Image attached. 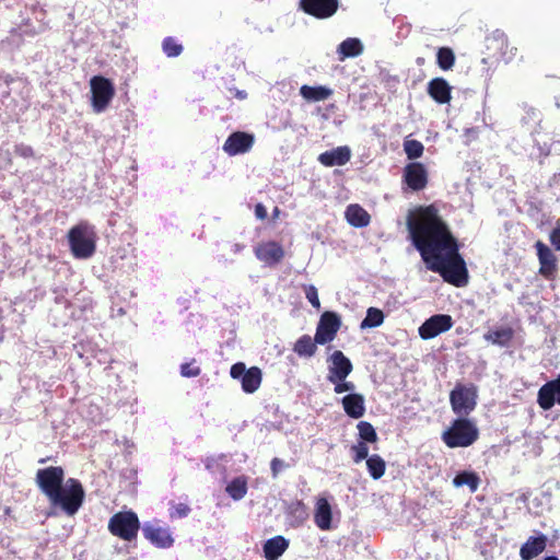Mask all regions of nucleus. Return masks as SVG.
Wrapping results in <instances>:
<instances>
[{"label":"nucleus","mask_w":560,"mask_h":560,"mask_svg":"<svg viewBox=\"0 0 560 560\" xmlns=\"http://www.w3.org/2000/svg\"><path fill=\"white\" fill-rule=\"evenodd\" d=\"M289 540L277 535L265 541L262 546L264 557L266 560H278L289 548Z\"/></svg>","instance_id":"obj_22"},{"label":"nucleus","mask_w":560,"mask_h":560,"mask_svg":"<svg viewBox=\"0 0 560 560\" xmlns=\"http://www.w3.org/2000/svg\"><path fill=\"white\" fill-rule=\"evenodd\" d=\"M162 49L164 54L174 58L179 56L183 52V46L179 44L174 37H165L162 42Z\"/></svg>","instance_id":"obj_39"},{"label":"nucleus","mask_w":560,"mask_h":560,"mask_svg":"<svg viewBox=\"0 0 560 560\" xmlns=\"http://www.w3.org/2000/svg\"><path fill=\"white\" fill-rule=\"evenodd\" d=\"M479 439V429L467 417L454 419L447 430L442 433V441L450 448L468 447Z\"/></svg>","instance_id":"obj_3"},{"label":"nucleus","mask_w":560,"mask_h":560,"mask_svg":"<svg viewBox=\"0 0 560 560\" xmlns=\"http://www.w3.org/2000/svg\"><path fill=\"white\" fill-rule=\"evenodd\" d=\"M427 92L438 104H447L452 100V86L441 77L433 78L429 81Z\"/></svg>","instance_id":"obj_18"},{"label":"nucleus","mask_w":560,"mask_h":560,"mask_svg":"<svg viewBox=\"0 0 560 560\" xmlns=\"http://www.w3.org/2000/svg\"><path fill=\"white\" fill-rule=\"evenodd\" d=\"M246 366L242 362H237L231 366L230 375L232 378H240L246 373Z\"/></svg>","instance_id":"obj_46"},{"label":"nucleus","mask_w":560,"mask_h":560,"mask_svg":"<svg viewBox=\"0 0 560 560\" xmlns=\"http://www.w3.org/2000/svg\"><path fill=\"white\" fill-rule=\"evenodd\" d=\"M537 401L544 410L551 409L556 402L560 405V375L539 388Z\"/></svg>","instance_id":"obj_17"},{"label":"nucleus","mask_w":560,"mask_h":560,"mask_svg":"<svg viewBox=\"0 0 560 560\" xmlns=\"http://www.w3.org/2000/svg\"><path fill=\"white\" fill-rule=\"evenodd\" d=\"M316 336L312 338L310 335L301 336L293 346V351L299 357L311 358L317 351Z\"/></svg>","instance_id":"obj_27"},{"label":"nucleus","mask_w":560,"mask_h":560,"mask_svg":"<svg viewBox=\"0 0 560 560\" xmlns=\"http://www.w3.org/2000/svg\"><path fill=\"white\" fill-rule=\"evenodd\" d=\"M351 159V150L347 145L337 147L332 150L325 151L318 155V162L326 166H342Z\"/></svg>","instance_id":"obj_19"},{"label":"nucleus","mask_w":560,"mask_h":560,"mask_svg":"<svg viewBox=\"0 0 560 560\" xmlns=\"http://www.w3.org/2000/svg\"><path fill=\"white\" fill-rule=\"evenodd\" d=\"M300 9L316 19L324 20L332 16L339 7L338 0H300Z\"/></svg>","instance_id":"obj_11"},{"label":"nucleus","mask_w":560,"mask_h":560,"mask_svg":"<svg viewBox=\"0 0 560 560\" xmlns=\"http://www.w3.org/2000/svg\"><path fill=\"white\" fill-rule=\"evenodd\" d=\"M549 241L556 250H560V226L555 228L550 232Z\"/></svg>","instance_id":"obj_48"},{"label":"nucleus","mask_w":560,"mask_h":560,"mask_svg":"<svg viewBox=\"0 0 560 560\" xmlns=\"http://www.w3.org/2000/svg\"><path fill=\"white\" fill-rule=\"evenodd\" d=\"M487 47L491 49L492 47L500 49L501 56H506V49L509 47V39L506 35L502 32H494L491 36L487 37Z\"/></svg>","instance_id":"obj_36"},{"label":"nucleus","mask_w":560,"mask_h":560,"mask_svg":"<svg viewBox=\"0 0 560 560\" xmlns=\"http://www.w3.org/2000/svg\"><path fill=\"white\" fill-rule=\"evenodd\" d=\"M352 459L355 464L361 463L363 459H368L369 456V447L365 442H358L357 444L351 446Z\"/></svg>","instance_id":"obj_40"},{"label":"nucleus","mask_w":560,"mask_h":560,"mask_svg":"<svg viewBox=\"0 0 560 560\" xmlns=\"http://www.w3.org/2000/svg\"><path fill=\"white\" fill-rule=\"evenodd\" d=\"M92 93V107L95 113L104 112L115 96V88L112 81L102 75H94L90 80Z\"/></svg>","instance_id":"obj_7"},{"label":"nucleus","mask_w":560,"mask_h":560,"mask_svg":"<svg viewBox=\"0 0 560 560\" xmlns=\"http://www.w3.org/2000/svg\"><path fill=\"white\" fill-rule=\"evenodd\" d=\"M255 214L258 219L265 220L267 218V210L264 205L257 203L255 207Z\"/></svg>","instance_id":"obj_49"},{"label":"nucleus","mask_w":560,"mask_h":560,"mask_svg":"<svg viewBox=\"0 0 560 560\" xmlns=\"http://www.w3.org/2000/svg\"><path fill=\"white\" fill-rule=\"evenodd\" d=\"M279 213H280V210H279V208H278V207H276V208L273 209V217H278V215H279Z\"/></svg>","instance_id":"obj_51"},{"label":"nucleus","mask_w":560,"mask_h":560,"mask_svg":"<svg viewBox=\"0 0 560 560\" xmlns=\"http://www.w3.org/2000/svg\"><path fill=\"white\" fill-rule=\"evenodd\" d=\"M190 508L186 503L172 504L170 509L171 518H183L190 513Z\"/></svg>","instance_id":"obj_42"},{"label":"nucleus","mask_w":560,"mask_h":560,"mask_svg":"<svg viewBox=\"0 0 560 560\" xmlns=\"http://www.w3.org/2000/svg\"><path fill=\"white\" fill-rule=\"evenodd\" d=\"M341 327L340 316L331 311H326L320 315L316 327V342L326 345L332 341Z\"/></svg>","instance_id":"obj_8"},{"label":"nucleus","mask_w":560,"mask_h":560,"mask_svg":"<svg viewBox=\"0 0 560 560\" xmlns=\"http://www.w3.org/2000/svg\"><path fill=\"white\" fill-rule=\"evenodd\" d=\"M402 182L412 191L423 190L429 183V174L425 166L420 162L408 163L404 167Z\"/></svg>","instance_id":"obj_10"},{"label":"nucleus","mask_w":560,"mask_h":560,"mask_svg":"<svg viewBox=\"0 0 560 560\" xmlns=\"http://www.w3.org/2000/svg\"><path fill=\"white\" fill-rule=\"evenodd\" d=\"M225 491L233 500H241L247 493V478L240 476L228 483Z\"/></svg>","instance_id":"obj_31"},{"label":"nucleus","mask_w":560,"mask_h":560,"mask_svg":"<svg viewBox=\"0 0 560 560\" xmlns=\"http://www.w3.org/2000/svg\"><path fill=\"white\" fill-rule=\"evenodd\" d=\"M329 361L330 365L327 376L329 382L345 381L352 372L353 366L351 361L340 350L334 351Z\"/></svg>","instance_id":"obj_14"},{"label":"nucleus","mask_w":560,"mask_h":560,"mask_svg":"<svg viewBox=\"0 0 560 560\" xmlns=\"http://www.w3.org/2000/svg\"><path fill=\"white\" fill-rule=\"evenodd\" d=\"M544 560H559L556 556H548Z\"/></svg>","instance_id":"obj_52"},{"label":"nucleus","mask_w":560,"mask_h":560,"mask_svg":"<svg viewBox=\"0 0 560 560\" xmlns=\"http://www.w3.org/2000/svg\"><path fill=\"white\" fill-rule=\"evenodd\" d=\"M480 483L479 476L474 471L458 472L453 479V485L457 488L468 486L471 492L477 491Z\"/></svg>","instance_id":"obj_32"},{"label":"nucleus","mask_w":560,"mask_h":560,"mask_svg":"<svg viewBox=\"0 0 560 560\" xmlns=\"http://www.w3.org/2000/svg\"><path fill=\"white\" fill-rule=\"evenodd\" d=\"M46 460H47L46 458H40V459L38 460V463H39V464H44V463H46Z\"/></svg>","instance_id":"obj_53"},{"label":"nucleus","mask_w":560,"mask_h":560,"mask_svg":"<svg viewBox=\"0 0 560 560\" xmlns=\"http://www.w3.org/2000/svg\"><path fill=\"white\" fill-rule=\"evenodd\" d=\"M308 516V509L301 500L292 501L285 508L287 523L293 528L301 527Z\"/></svg>","instance_id":"obj_20"},{"label":"nucleus","mask_w":560,"mask_h":560,"mask_svg":"<svg viewBox=\"0 0 560 560\" xmlns=\"http://www.w3.org/2000/svg\"><path fill=\"white\" fill-rule=\"evenodd\" d=\"M366 468L370 476L377 480L384 476L386 463L380 455L373 454L366 459Z\"/></svg>","instance_id":"obj_33"},{"label":"nucleus","mask_w":560,"mask_h":560,"mask_svg":"<svg viewBox=\"0 0 560 560\" xmlns=\"http://www.w3.org/2000/svg\"><path fill=\"white\" fill-rule=\"evenodd\" d=\"M547 540V536L544 534H539L536 537L530 536L520 549L522 560H532L544 552Z\"/></svg>","instance_id":"obj_21"},{"label":"nucleus","mask_w":560,"mask_h":560,"mask_svg":"<svg viewBox=\"0 0 560 560\" xmlns=\"http://www.w3.org/2000/svg\"><path fill=\"white\" fill-rule=\"evenodd\" d=\"M107 527L113 536L125 541H132L138 536L140 521L138 515L131 510L119 511L109 518Z\"/></svg>","instance_id":"obj_5"},{"label":"nucleus","mask_w":560,"mask_h":560,"mask_svg":"<svg viewBox=\"0 0 560 560\" xmlns=\"http://www.w3.org/2000/svg\"><path fill=\"white\" fill-rule=\"evenodd\" d=\"M363 50V46L358 38H347L338 47V52L341 55L340 60L350 57L359 56Z\"/></svg>","instance_id":"obj_30"},{"label":"nucleus","mask_w":560,"mask_h":560,"mask_svg":"<svg viewBox=\"0 0 560 560\" xmlns=\"http://www.w3.org/2000/svg\"><path fill=\"white\" fill-rule=\"evenodd\" d=\"M255 256L258 260L268 266L278 265L284 257L283 247L275 242H261L254 248Z\"/></svg>","instance_id":"obj_15"},{"label":"nucleus","mask_w":560,"mask_h":560,"mask_svg":"<svg viewBox=\"0 0 560 560\" xmlns=\"http://www.w3.org/2000/svg\"><path fill=\"white\" fill-rule=\"evenodd\" d=\"M14 153L24 159L34 158L35 155L34 149L31 145H26L23 143L16 144L14 147Z\"/></svg>","instance_id":"obj_44"},{"label":"nucleus","mask_w":560,"mask_h":560,"mask_svg":"<svg viewBox=\"0 0 560 560\" xmlns=\"http://www.w3.org/2000/svg\"><path fill=\"white\" fill-rule=\"evenodd\" d=\"M343 410L350 418L359 419L365 413L364 397L361 394H349L342 398Z\"/></svg>","instance_id":"obj_24"},{"label":"nucleus","mask_w":560,"mask_h":560,"mask_svg":"<svg viewBox=\"0 0 560 560\" xmlns=\"http://www.w3.org/2000/svg\"><path fill=\"white\" fill-rule=\"evenodd\" d=\"M284 466L285 465H284L283 460H281L280 458H278V457L272 458L270 462V469H271L272 477L276 478Z\"/></svg>","instance_id":"obj_47"},{"label":"nucleus","mask_w":560,"mask_h":560,"mask_svg":"<svg viewBox=\"0 0 560 560\" xmlns=\"http://www.w3.org/2000/svg\"><path fill=\"white\" fill-rule=\"evenodd\" d=\"M254 135L245 131H234L228 137V139L223 143V151L230 156L244 154L250 151V149L254 145Z\"/></svg>","instance_id":"obj_12"},{"label":"nucleus","mask_w":560,"mask_h":560,"mask_svg":"<svg viewBox=\"0 0 560 560\" xmlns=\"http://www.w3.org/2000/svg\"><path fill=\"white\" fill-rule=\"evenodd\" d=\"M332 384H335V393L336 394H341V393H345V392H351L354 389V384L352 382H346L345 381H337V382H331Z\"/></svg>","instance_id":"obj_45"},{"label":"nucleus","mask_w":560,"mask_h":560,"mask_svg":"<svg viewBox=\"0 0 560 560\" xmlns=\"http://www.w3.org/2000/svg\"><path fill=\"white\" fill-rule=\"evenodd\" d=\"M35 480L49 502L60 508L67 515L73 516L82 506L85 499L82 482L77 478H68L65 481V469L61 466L38 469Z\"/></svg>","instance_id":"obj_2"},{"label":"nucleus","mask_w":560,"mask_h":560,"mask_svg":"<svg viewBox=\"0 0 560 560\" xmlns=\"http://www.w3.org/2000/svg\"><path fill=\"white\" fill-rule=\"evenodd\" d=\"M478 390L474 384L457 383L450 393V404L455 415L468 417L477 406Z\"/></svg>","instance_id":"obj_6"},{"label":"nucleus","mask_w":560,"mask_h":560,"mask_svg":"<svg viewBox=\"0 0 560 560\" xmlns=\"http://www.w3.org/2000/svg\"><path fill=\"white\" fill-rule=\"evenodd\" d=\"M200 373L201 369L196 365L195 359L180 365V375L184 377H197L200 375Z\"/></svg>","instance_id":"obj_41"},{"label":"nucleus","mask_w":560,"mask_h":560,"mask_svg":"<svg viewBox=\"0 0 560 560\" xmlns=\"http://www.w3.org/2000/svg\"><path fill=\"white\" fill-rule=\"evenodd\" d=\"M347 222L354 228H365L371 222L369 212L358 203L349 205L345 211Z\"/></svg>","instance_id":"obj_25"},{"label":"nucleus","mask_w":560,"mask_h":560,"mask_svg":"<svg viewBox=\"0 0 560 560\" xmlns=\"http://www.w3.org/2000/svg\"><path fill=\"white\" fill-rule=\"evenodd\" d=\"M535 248L540 265L539 275L547 280L553 279L558 270L557 256L542 241H537L535 243Z\"/></svg>","instance_id":"obj_13"},{"label":"nucleus","mask_w":560,"mask_h":560,"mask_svg":"<svg viewBox=\"0 0 560 560\" xmlns=\"http://www.w3.org/2000/svg\"><path fill=\"white\" fill-rule=\"evenodd\" d=\"M142 533L143 536L158 548H170L174 544V538L167 527L145 523L142 527Z\"/></svg>","instance_id":"obj_16"},{"label":"nucleus","mask_w":560,"mask_h":560,"mask_svg":"<svg viewBox=\"0 0 560 560\" xmlns=\"http://www.w3.org/2000/svg\"><path fill=\"white\" fill-rule=\"evenodd\" d=\"M261 371L257 366L249 368L242 377V389L247 394L255 393L261 384Z\"/></svg>","instance_id":"obj_28"},{"label":"nucleus","mask_w":560,"mask_h":560,"mask_svg":"<svg viewBox=\"0 0 560 560\" xmlns=\"http://www.w3.org/2000/svg\"><path fill=\"white\" fill-rule=\"evenodd\" d=\"M404 151L409 160H416L422 156L424 147L422 142L406 138L404 141Z\"/></svg>","instance_id":"obj_37"},{"label":"nucleus","mask_w":560,"mask_h":560,"mask_svg":"<svg viewBox=\"0 0 560 560\" xmlns=\"http://www.w3.org/2000/svg\"><path fill=\"white\" fill-rule=\"evenodd\" d=\"M485 340L500 347H506L514 338V329L512 327H502L494 330H489L483 335Z\"/></svg>","instance_id":"obj_26"},{"label":"nucleus","mask_w":560,"mask_h":560,"mask_svg":"<svg viewBox=\"0 0 560 560\" xmlns=\"http://www.w3.org/2000/svg\"><path fill=\"white\" fill-rule=\"evenodd\" d=\"M71 253L77 259H88L96 250V235L88 223H79L68 232Z\"/></svg>","instance_id":"obj_4"},{"label":"nucleus","mask_w":560,"mask_h":560,"mask_svg":"<svg viewBox=\"0 0 560 560\" xmlns=\"http://www.w3.org/2000/svg\"><path fill=\"white\" fill-rule=\"evenodd\" d=\"M235 97L238 100H245L247 97V93L245 91H236Z\"/></svg>","instance_id":"obj_50"},{"label":"nucleus","mask_w":560,"mask_h":560,"mask_svg":"<svg viewBox=\"0 0 560 560\" xmlns=\"http://www.w3.org/2000/svg\"><path fill=\"white\" fill-rule=\"evenodd\" d=\"M331 506L327 499L319 498L316 502L314 522L322 530H329L331 528Z\"/></svg>","instance_id":"obj_23"},{"label":"nucleus","mask_w":560,"mask_h":560,"mask_svg":"<svg viewBox=\"0 0 560 560\" xmlns=\"http://www.w3.org/2000/svg\"><path fill=\"white\" fill-rule=\"evenodd\" d=\"M384 322V314L380 308L369 307L366 311L365 318L361 322L360 327L364 328H374L378 327Z\"/></svg>","instance_id":"obj_34"},{"label":"nucleus","mask_w":560,"mask_h":560,"mask_svg":"<svg viewBox=\"0 0 560 560\" xmlns=\"http://www.w3.org/2000/svg\"><path fill=\"white\" fill-rule=\"evenodd\" d=\"M300 94L307 101L319 102L327 100L332 94V91L326 86L302 85Z\"/></svg>","instance_id":"obj_29"},{"label":"nucleus","mask_w":560,"mask_h":560,"mask_svg":"<svg viewBox=\"0 0 560 560\" xmlns=\"http://www.w3.org/2000/svg\"><path fill=\"white\" fill-rule=\"evenodd\" d=\"M362 442L375 443L378 440L374 427L368 421H360L357 425Z\"/></svg>","instance_id":"obj_38"},{"label":"nucleus","mask_w":560,"mask_h":560,"mask_svg":"<svg viewBox=\"0 0 560 560\" xmlns=\"http://www.w3.org/2000/svg\"><path fill=\"white\" fill-rule=\"evenodd\" d=\"M410 240L429 270L443 280L462 288L468 283L466 262L459 245L434 205L420 206L407 215Z\"/></svg>","instance_id":"obj_1"},{"label":"nucleus","mask_w":560,"mask_h":560,"mask_svg":"<svg viewBox=\"0 0 560 560\" xmlns=\"http://www.w3.org/2000/svg\"><path fill=\"white\" fill-rule=\"evenodd\" d=\"M438 66L447 71L453 68L455 63V54L450 47H441L436 52Z\"/></svg>","instance_id":"obj_35"},{"label":"nucleus","mask_w":560,"mask_h":560,"mask_svg":"<svg viewBox=\"0 0 560 560\" xmlns=\"http://www.w3.org/2000/svg\"><path fill=\"white\" fill-rule=\"evenodd\" d=\"M305 296L308 300V302L312 304L313 307H315L316 310L320 308V302H319L317 289L314 285L310 284V285L305 287Z\"/></svg>","instance_id":"obj_43"},{"label":"nucleus","mask_w":560,"mask_h":560,"mask_svg":"<svg viewBox=\"0 0 560 560\" xmlns=\"http://www.w3.org/2000/svg\"><path fill=\"white\" fill-rule=\"evenodd\" d=\"M454 325V320L448 314H436L429 317L420 327L419 336L429 340L442 332L448 331Z\"/></svg>","instance_id":"obj_9"}]
</instances>
